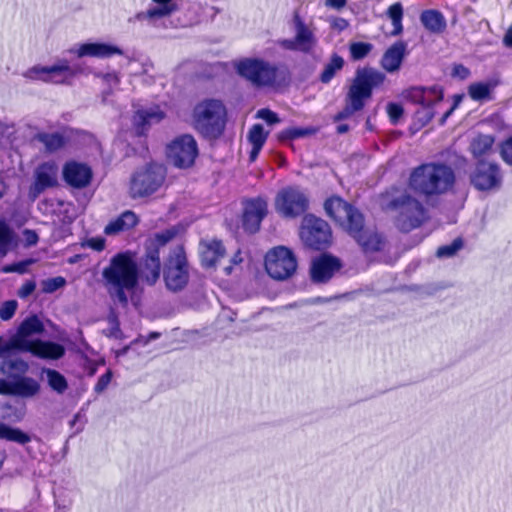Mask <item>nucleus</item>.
Masks as SVG:
<instances>
[{
    "instance_id": "2f4dec72",
    "label": "nucleus",
    "mask_w": 512,
    "mask_h": 512,
    "mask_svg": "<svg viewBox=\"0 0 512 512\" xmlns=\"http://www.w3.org/2000/svg\"><path fill=\"white\" fill-rule=\"evenodd\" d=\"M137 224V216L132 211H125L116 219L110 221L104 232L106 235H116L120 232L126 231Z\"/></svg>"
},
{
    "instance_id": "4be33fe9",
    "label": "nucleus",
    "mask_w": 512,
    "mask_h": 512,
    "mask_svg": "<svg viewBox=\"0 0 512 512\" xmlns=\"http://www.w3.org/2000/svg\"><path fill=\"white\" fill-rule=\"evenodd\" d=\"M63 178L73 188L81 189L87 187L92 179V169L80 162L70 161L63 167Z\"/></svg>"
},
{
    "instance_id": "c9c22d12",
    "label": "nucleus",
    "mask_w": 512,
    "mask_h": 512,
    "mask_svg": "<svg viewBox=\"0 0 512 512\" xmlns=\"http://www.w3.org/2000/svg\"><path fill=\"white\" fill-rule=\"evenodd\" d=\"M35 139L42 143L47 152H55L65 145V139L60 133H38Z\"/></svg>"
},
{
    "instance_id": "20e7f679",
    "label": "nucleus",
    "mask_w": 512,
    "mask_h": 512,
    "mask_svg": "<svg viewBox=\"0 0 512 512\" xmlns=\"http://www.w3.org/2000/svg\"><path fill=\"white\" fill-rule=\"evenodd\" d=\"M453 170L441 164H424L413 170L409 178V187L424 195L441 194L454 184Z\"/></svg>"
},
{
    "instance_id": "680f3d73",
    "label": "nucleus",
    "mask_w": 512,
    "mask_h": 512,
    "mask_svg": "<svg viewBox=\"0 0 512 512\" xmlns=\"http://www.w3.org/2000/svg\"><path fill=\"white\" fill-rule=\"evenodd\" d=\"M36 288V283L34 281H26L18 290V296L20 298H27L30 296Z\"/></svg>"
},
{
    "instance_id": "39448f33",
    "label": "nucleus",
    "mask_w": 512,
    "mask_h": 512,
    "mask_svg": "<svg viewBox=\"0 0 512 512\" xmlns=\"http://www.w3.org/2000/svg\"><path fill=\"white\" fill-rule=\"evenodd\" d=\"M225 117V106L217 99L200 101L192 113L194 128L206 137H217L222 133Z\"/></svg>"
},
{
    "instance_id": "79ce46f5",
    "label": "nucleus",
    "mask_w": 512,
    "mask_h": 512,
    "mask_svg": "<svg viewBox=\"0 0 512 512\" xmlns=\"http://www.w3.org/2000/svg\"><path fill=\"white\" fill-rule=\"evenodd\" d=\"M96 76L101 78L103 82L108 86V88L102 92V102L106 104L108 102L109 96L113 92L112 88L118 86L120 83L119 75L115 72H112L106 74L97 73Z\"/></svg>"
},
{
    "instance_id": "f257e3e1",
    "label": "nucleus",
    "mask_w": 512,
    "mask_h": 512,
    "mask_svg": "<svg viewBox=\"0 0 512 512\" xmlns=\"http://www.w3.org/2000/svg\"><path fill=\"white\" fill-rule=\"evenodd\" d=\"M139 277L135 255L130 251L115 254L102 270L103 283L108 294L123 306L128 303L126 292L136 288Z\"/></svg>"
},
{
    "instance_id": "69168bd1",
    "label": "nucleus",
    "mask_w": 512,
    "mask_h": 512,
    "mask_svg": "<svg viewBox=\"0 0 512 512\" xmlns=\"http://www.w3.org/2000/svg\"><path fill=\"white\" fill-rule=\"evenodd\" d=\"M346 4L347 0H325V6L335 10L342 9Z\"/></svg>"
},
{
    "instance_id": "7ed1b4c3",
    "label": "nucleus",
    "mask_w": 512,
    "mask_h": 512,
    "mask_svg": "<svg viewBox=\"0 0 512 512\" xmlns=\"http://www.w3.org/2000/svg\"><path fill=\"white\" fill-rule=\"evenodd\" d=\"M29 364L21 358H8L0 364V373L7 379L0 378V395L30 398L40 391V384L32 377L25 376Z\"/></svg>"
},
{
    "instance_id": "338daca9",
    "label": "nucleus",
    "mask_w": 512,
    "mask_h": 512,
    "mask_svg": "<svg viewBox=\"0 0 512 512\" xmlns=\"http://www.w3.org/2000/svg\"><path fill=\"white\" fill-rule=\"evenodd\" d=\"M26 236V240L30 245L36 244L38 240V236L34 231L31 230H25L24 232Z\"/></svg>"
},
{
    "instance_id": "ea45409f",
    "label": "nucleus",
    "mask_w": 512,
    "mask_h": 512,
    "mask_svg": "<svg viewBox=\"0 0 512 512\" xmlns=\"http://www.w3.org/2000/svg\"><path fill=\"white\" fill-rule=\"evenodd\" d=\"M177 234L175 228H169L164 231L156 233L153 237L149 238L147 248L148 251H158V248L166 245Z\"/></svg>"
},
{
    "instance_id": "f3484780",
    "label": "nucleus",
    "mask_w": 512,
    "mask_h": 512,
    "mask_svg": "<svg viewBox=\"0 0 512 512\" xmlns=\"http://www.w3.org/2000/svg\"><path fill=\"white\" fill-rule=\"evenodd\" d=\"M470 179L477 190L490 191L501 187L503 175L497 163L480 160L476 164Z\"/></svg>"
},
{
    "instance_id": "603ef678",
    "label": "nucleus",
    "mask_w": 512,
    "mask_h": 512,
    "mask_svg": "<svg viewBox=\"0 0 512 512\" xmlns=\"http://www.w3.org/2000/svg\"><path fill=\"white\" fill-rule=\"evenodd\" d=\"M407 98L420 106H423L425 98V88L413 87L407 91Z\"/></svg>"
},
{
    "instance_id": "a211bd4d",
    "label": "nucleus",
    "mask_w": 512,
    "mask_h": 512,
    "mask_svg": "<svg viewBox=\"0 0 512 512\" xmlns=\"http://www.w3.org/2000/svg\"><path fill=\"white\" fill-rule=\"evenodd\" d=\"M324 209L329 217L347 231L350 229V226L359 224L363 220V215L340 197L327 199Z\"/></svg>"
},
{
    "instance_id": "f8f14e48",
    "label": "nucleus",
    "mask_w": 512,
    "mask_h": 512,
    "mask_svg": "<svg viewBox=\"0 0 512 512\" xmlns=\"http://www.w3.org/2000/svg\"><path fill=\"white\" fill-rule=\"evenodd\" d=\"M265 268L274 279L285 280L291 277L297 268L293 252L284 246L271 249L265 256Z\"/></svg>"
},
{
    "instance_id": "4c0bfd02",
    "label": "nucleus",
    "mask_w": 512,
    "mask_h": 512,
    "mask_svg": "<svg viewBox=\"0 0 512 512\" xmlns=\"http://www.w3.org/2000/svg\"><path fill=\"white\" fill-rule=\"evenodd\" d=\"M388 18L391 20L393 25V30L391 32L392 36H398L403 32L402 19L404 15L403 6L400 2H396L392 4L386 12Z\"/></svg>"
},
{
    "instance_id": "37998d69",
    "label": "nucleus",
    "mask_w": 512,
    "mask_h": 512,
    "mask_svg": "<svg viewBox=\"0 0 512 512\" xmlns=\"http://www.w3.org/2000/svg\"><path fill=\"white\" fill-rule=\"evenodd\" d=\"M268 137V132L264 131L261 124H255L248 132L247 138L252 146H263Z\"/></svg>"
},
{
    "instance_id": "13d9d810",
    "label": "nucleus",
    "mask_w": 512,
    "mask_h": 512,
    "mask_svg": "<svg viewBox=\"0 0 512 512\" xmlns=\"http://www.w3.org/2000/svg\"><path fill=\"white\" fill-rule=\"evenodd\" d=\"M112 379V372L108 370L105 374L99 377L94 390L96 393H102L109 385Z\"/></svg>"
},
{
    "instance_id": "f704fd0d",
    "label": "nucleus",
    "mask_w": 512,
    "mask_h": 512,
    "mask_svg": "<svg viewBox=\"0 0 512 512\" xmlns=\"http://www.w3.org/2000/svg\"><path fill=\"white\" fill-rule=\"evenodd\" d=\"M0 439L26 444L30 442V436L18 428H13L5 423H0Z\"/></svg>"
},
{
    "instance_id": "0e129e2a",
    "label": "nucleus",
    "mask_w": 512,
    "mask_h": 512,
    "mask_svg": "<svg viewBox=\"0 0 512 512\" xmlns=\"http://www.w3.org/2000/svg\"><path fill=\"white\" fill-rule=\"evenodd\" d=\"M453 76H457L461 79H465L469 76L470 71L463 65H455L453 68Z\"/></svg>"
},
{
    "instance_id": "58836bf2",
    "label": "nucleus",
    "mask_w": 512,
    "mask_h": 512,
    "mask_svg": "<svg viewBox=\"0 0 512 512\" xmlns=\"http://www.w3.org/2000/svg\"><path fill=\"white\" fill-rule=\"evenodd\" d=\"M343 66L344 59L341 56L334 54L329 62L325 64L324 69L320 75V81L325 84L329 83L335 74L343 68Z\"/></svg>"
},
{
    "instance_id": "412c9836",
    "label": "nucleus",
    "mask_w": 512,
    "mask_h": 512,
    "mask_svg": "<svg viewBox=\"0 0 512 512\" xmlns=\"http://www.w3.org/2000/svg\"><path fill=\"white\" fill-rule=\"evenodd\" d=\"M71 53L75 54L78 58L82 57H95V58H109L113 55H123V51L116 45L103 43V42H86L74 46Z\"/></svg>"
},
{
    "instance_id": "774afa93",
    "label": "nucleus",
    "mask_w": 512,
    "mask_h": 512,
    "mask_svg": "<svg viewBox=\"0 0 512 512\" xmlns=\"http://www.w3.org/2000/svg\"><path fill=\"white\" fill-rule=\"evenodd\" d=\"M503 42L507 47H512V26L507 30Z\"/></svg>"
},
{
    "instance_id": "2eb2a0df",
    "label": "nucleus",
    "mask_w": 512,
    "mask_h": 512,
    "mask_svg": "<svg viewBox=\"0 0 512 512\" xmlns=\"http://www.w3.org/2000/svg\"><path fill=\"white\" fill-rule=\"evenodd\" d=\"M293 25L294 38L279 40V46L290 51L311 52L317 44L314 30L298 14L293 17Z\"/></svg>"
},
{
    "instance_id": "e433bc0d",
    "label": "nucleus",
    "mask_w": 512,
    "mask_h": 512,
    "mask_svg": "<svg viewBox=\"0 0 512 512\" xmlns=\"http://www.w3.org/2000/svg\"><path fill=\"white\" fill-rule=\"evenodd\" d=\"M42 373L46 375V380L49 387L57 392L63 394L68 388V382L66 378L57 370L44 368Z\"/></svg>"
},
{
    "instance_id": "4468645a",
    "label": "nucleus",
    "mask_w": 512,
    "mask_h": 512,
    "mask_svg": "<svg viewBox=\"0 0 512 512\" xmlns=\"http://www.w3.org/2000/svg\"><path fill=\"white\" fill-rule=\"evenodd\" d=\"M188 266L185 253L181 247L174 249L166 263L164 280L169 290L183 289L188 282Z\"/></svg>"
},
{
    "instance_id": "8fccbe9b",
    "label": "nucleus",
    "mask_w": 512,
    "mask_h": 512,
    "mask_svg": "<svg viewBox=\"0 0 512 512\" xmlns=\"http://www.w3.org/2000/svg\"><path fill=\"white\" fill-rule=\"evenodd\" d=\"M311 132H312L311 129L293 127V128H289V129H286L283 132H281L280 139L281 140H293V139H297V138L306 136V135L310 134Z\"/></svg>"
},
{
    "instance_id": "473e14b6",
    "label": "nucleus",
    "mask_w": 512,
    "mask_h": 512,
    "mask_svg": "<svg viewBox=\"0 0 512 512\" xmlns=\"http://www.w3.org/2000/svg\"><path fill=\"white\" fill-rule=\"evenodd\" d=\"M16 244L15 232L4 219L0 218V258L5 257Z\"/></svg>"
},
{
    "instance_id": "de8ad7c7",
    "label": "nucleus",
    "mask_w": 512,
    "mask_h": 512,
    "mask_svg": "<svg viewBox=\"0 0 512 512\" xmlns=\"http://www.w3.org/2000/svg\"><path fill=\"white\" fill-rule=\"evenodd\" d=\"M66 284L65 278L58 276L54 278H48L41 282L42 291L44 293H53L56 290L64 287Z\"/></svg>"
},
{
    "instance_id": "c03bdc74",
    "label": "nucleus",
    "mask_w": 512,
    "mask_h": 512,
    "mask_svg": "<svg viewBox=\"0 0 512 512\" xmlns=\"http://www.w3.org/2000/svg\"><path fill=\"white\" fill-rule=\"evenodd\" d=\"M493 87L490 83H474L469 87V95L474 100H484L488 98Z\"/></svg>"
},
{
    "instance_id": "e2e57ef3",
    "label": "nucleus",
    "mask_w": 512,
    "mask_h": 512,
    "mask_svg": "<svg viewBox=\"0 0 512 512\" xmlns=\"http://www.w3.org/2000/svg\"><path fill=\"white\" fill-rule=\"evenodd\" d=\"M330 25L332 29L337 30L339 32L345 30L349 26V22L341 17H331L329 19Z\"/></svg>"
},
{
    "instance_id": "0eeeda50",
    "label": "nucleus",
    "mask_w": 512,
    "mask_h": 512,
    "mask_svg": "<svg viewBox=\"0 0 512 512\" xmlns=\"http://www.w3.org/2000/svg\"><path fill=\"white\" fill-rule=\"evenodd\" d=\"M386 75L372 67L359 68L347 94V104L350 110L360 111L366 100L371 98L372 90L381 86Z\"/></svg>"
},
{
    "instance_id": "49530a36",
    "label": "nucleus",
    "mask_w": 512,
    "mask_h": 512,
    "mask_svg": "<svg viewBox=\"0 0 512 512\" xmlns=\"http://www.w3.org/2000/svg\"><path fill=\"white\" fill-rule=\"evenodd\" d=\"M443 98V93L441 88L438 86H433L429 88H425V98L423 102V106L433 107L435 104L440 102Z\"/></svg>"
},
{
    "instance_id": "cd10ccee",
    "label": "nucleus",
    "mask_w": 512,
    "mask_h": 512,
    "mask_svg": "<svg viewBox=\"0 0 512 512\" xmlns=\"http://www.w3.org/2000/svg\"><path fill=\"white\" fill-rule=\"evenodd\" d=\"M165 117V113L159 106H153L138 110L133 116V126L138 135H142L152 125L159 123Z\"/></svg>"
},
{
    "instance_id": "5701e85b",
    "label": "nucleus",
    "mask_w": 512,
    "mask_h": 512,
    "mask_svg": "<svg viewBox=\"0 0 512 512\" xmlns=\"http://www.w3.org/2000/svg\"><path fill=\"white\" fill-rule=\"evenodd\" d=\"M341 267L340 261L330 255H322L313 260L311 265V278L316 283L330 280Z\"/></svg>"
},
{
    "instance_id": "c756f323",
    "label": "nucleus",
    "mask_w": 512,
    "mask_h": 512,
    "mask_svg": "<svg viewBox=\"0 0 512 512\" xmlns=\"http://www.w3.org/2000/svg\"><path fill=\"white\" fill-rule=\"evenodd\" d=\"M160 257L158 251H148L141 270L142 278L149 284L156 283L160 276Z\"/></svg>"
},
{
    "instance_id": "aec40b11",
    "label": "nucleus",
    "mask_w": 512,
    "mask_h": 512,
    "mask_svg": "<svg viewBox=\"0 0 512 512\" xmlns=\"http://www.w3.org/2000/svg\"><path fill=\"white\" fill-rule=\"evenodd\" d=\"M267 214V202L262 198L248 200L244 206L243 227L249 233L259 230L260 224Z\"/></svg>"
},
{
    "instance_id": "6e6d98bb",
    "label": "nucleus",
    "mask_w": 512,
    "mask_h": 512,
    "mask_svg": "<svg viewBox=\"0 0 512 512\" xmlns=\"http://www.w3.org/2000/svg\"><path fill=\"white\" fill-rule=\"evenodd\" d=\"M12 350H17L14 345V336L9 341L0 337V359L6 360Z\"/></svg>"
},
{
    "instance_id": "bf43d9fd",
    "label": "nucleus",
    "mask_w": 512,
    "mask_h": 512,
    "mask_svg": "<svg viewBox=\"0 0 512 512\" xmlns=\"http://www.w3.org/2000/svg\"><path fill=\"white\" fill-rule=\"evenodd\" d=\"M501 156L507 164L512 165V136L502 144Z\"/></svg>"
},
{
    "instance_id": "864d4df0",
    "label": "nucleus",
    "mask_w": 512,
    "mask_h": 512,
    "mask_svg": "<svg viewBox=\"0 0 512 512\" xmlns=\"http://www.w3.org/2000/svg\"><path fill=\"white\" fill-rule=\"evenodd\" d=\"M387 113L389 118L393 124H396L399 119L402 117L404 110L400 104L397 103H389L387 105Z\"/></svg>"
},
{
    "instance_id": "9b49d317",
    "label": "nucleus",
    "mask_w": 512,
    "mask_h": 512,
    "mask_svg": "<svg viewBox=\"0 0 512 512\" xmlns=\"http://www.w3.org/2000/svg\"><path fill=\"white\" fill-rule=\"evenodd\" d=\"M274 206L282 217L296 218L307 211L309 199L299 187L289 186L277 193Z\"/></svg>"
},
{
    "instance_id": "a18cd8bd",
    "label": "nucleus",
    "mask_w": 512,
    "mask_h": 512,
    "mask_svg": "<svg viewBox=\"0 0 512 512\" xmlns=\"http://www.w3.org/2000/svg\"><path fill=\"white\" fill-rule=\"evenodd\" d=\"M462 247V240L457 238L452 243L439 247L436 251V256L438 258H450L454 256Z\"/></svg>"
},
{
    "instance_id": "6e6552de",
    "label": "nucleus",
    "mask_w": 512,
    "mask_h": 512,
    "mask_svg": "<svg viewBox=\"0 0 512 512\" xmlns=\"http://www.w3.org/2000/svg\"><path fill=\"white\" fill-rule=\"evenodd\" d=\"M165 180V169L159 164H149L137 170L130 179L129 195L133 199L144 198L155 193Z\"/></svg>"
},
{
    "instance_id": "423d86ee",
    "label": "nucleus",
    "mask_w": 512,
    "mask_h": 512,
    "mask_svg": "<svg viewBox=\"0 0 512 512\" xmlns=\"http://www.w3.org/2000/svg\"><path fill=\"white\" fill-rule=\"evenodd\" d=\"M387 208L397 213L395 225L402 232H410L420 227L427 219L425 207L407 192L394 197Z\"/></svg>"
},
{
    "instance_id": "b1692460",
    "label": "nucleus",
    "mask_w": 512,
    "mask_h": 512,
    "mask_svg": "<svg viewBox=\"0 0 512 512\" xmlns=\"http://www.w3.org/2000/svg\"><path fill=\"white\" fill-rule=\"evenodd\" d=\"M348 233L357 241L364 252H376L381 249L380 235L371 229L364 228V219L359 224L350 226Z\"/></svg>"
},
{
    "instance_id": "09e8293b",
    "label": "nucleus",
    "mask_w": 512,
    "mask_h": 512,
    "mask_svg": "<svg viewBox=\"0 0 512 512\" xmlns=\"http://www.w3.org/2000/svg\"><path fill=\"white\" fill-rule=\"evenodd\" d=\"M17 307H18V303L16 300H8V301L3 302L0 305V318L3 321L10 320L14 316V314L17 310Z\"/></svg>"
},
{
    "instance_id": "dca6fc26",
    "label": "nucleus",
    "mask_w": 512,
    "mask_h": 512,
    "mask_svg": "<svg viewBox=\"0 0 512 512\" xmlns=\"http://www.w3.org/2000/svg\"><path fill=\"white\" fill-rule=\"evenodd\" d=\"M180 0H151L150 7L145 11L137 12L128 19L129 23H146L151 27H158L164 18L172 16L179 10Z\"/></svg>"
},
{
    "instance_id": "c85d7f7f",
    "label": "nucleus",
    "mask_w": 512,
    "mask_h": 512,
    "mask_svg": "<svg viewBox=\"0 0 512 512\" xmlns=\"http://www.w3.org/2000/svg\"><path fill=\"white\" fill-rule=\"evenodd\" d=\"M225 249L221 241L204 240L200 242V255L203 266L212 267L224 256Z\"/></svg>"
},
{
    "instance_id": "6ab92c4d",
    "label": "nucleus",
    "mask_w": 512,
    "mask_h": 512,
    "mask_svg": "<svg viewBox=\"0 0 512 512\" xmlns=\"http://www.w3.org/2000/svg\"><path fill=\"white\" fill-rule=\"evenodd\" d=\"M58 167L54 162L39 165L34 173L35 180L29 189V197L35 200L43 191L57 185Z\"/></svg>"
},
{
    "instance_id": "ddd939ff",
    "label": "nucleus",
    "mask_w": 512,
    "mask_h": 512,
    "mask_svg": "<svg viewBox=\"0 0 512 512\" xmlns=\"http://www.w3.org/2000/svg\"><path fill=\"white\" fill-rule=\"evenodd\" d=\"M166 154L174 166L188 168L193 165L198 155L197 142L192 135H180L167 145Z\"/></svg>"
},
{
    "instance_id": "3c124183",
    "label": "nucleus",
    "mask_w": 512,
    "mask_h": 512,
    "mask_svg": "<svg viewBox=\"0 0 512 512\" xmlns=\"http://www.w3.org/2000/svg\"><path fill=\"white\" fill-rule=\"evenodd\" d=\"M34 262L32 259H27L24 261H20L18 263L7 265L3 268V271L5 273H19L23 274L27 271V268L29 265H31Z\"/></svg>"
},
{
    "instance_id": "393cba45",
    "label": "nucleus",
    "mask_w": 512,
    "mask_h": 512,
    "mask_svg": "<svg viewBox=\"0 0 512 512\" xmlns=\"http://www.w3.org/2000/svg\"><path fill=\"white\" fill-rule=\"evenodd\" d=\"M408 54L407 43L397 41L393 43L383 54L380 65L388 73H396Z\"/></svg>"
},
{
    "instance_id": "72a5a7b5",
    "label": "nucleus",
    "mask_w": 512,
    "mask_h": 512,
    "mask_svg": "<svg viewBox=\"0 0 512 512\" xmlns=\"http://www.w3.org/2000/svg\"><path fill=\"white\" fill-rule=\"evenodd\" d=\"M494 138L491 135H477L470 142V151L475 158L488 156L493 151Z\"/></svg>"
},
{
    "instance_id": "052dcab7",
    "label": "nucleus",
    "mask_w": 512,
    "mask_h": 512,
    "mask_svg": "<svg viewBox=\"0 0 512 512\" xmlns=\"http://www.w3.org/2000/svg\"><path fill=\"white\" fill-rule=\"evenodd\" d=\"M83 246L89 247L95 251H102L105 248V239L102 237H93L90 239H87Z\"/></svg>"
},
{
    "instance_id": "a19ab883",
    "label": "nucleus",
    "mask_w": 512,
    "mask_h": 512,
    "mask_svg": "<svg viewBox=\"0 0 512 512\" xmlns=\"http://www.w3.org/2000/svg\"><path fill=\"white\" fill-rule=\"evenodd\" d=\"M374 46L368 42H352L349 45L350 56L354 61L362 60L373 50Z\"/></svg>"
},
{
    "instance_id": "5fc2aeb1",
    "label": "nucleus",
    "mask_w": 512,
    "mask_h": 512,
    "mask_svg": "<svg viewBox=\"0 0 512 512\" xmlns=\"http://www.w3.org/2000/svg\"><path fill=\"white\" fill-rule=\"evenodd\" d=\"M256 117L264 120L266 123L273 125L280 122L278 115L269 109H260L257 111Z\"/></svg>"
},
{
    "instance_id": "f03ea898",
    "label": "nucleus",
    "mask_w": 512,
    "mask_h": 512,
    "mask_svg": "<svg viewBox=\"0 0 512 512\" xmlns=\"http://www.w3.org/2000/svg\"><path fill=\"white\" fill-rule=\"evenodd\" d=\"M237 73L258 88H280L288 84L290 74L285 66L260 58H244L236 64Z\"/></svg>"
},
{
    "instance_id": "7c9ffc66",
    "label": "nucleus",
    "mask_w": 512,
    "mask_h": 512,
    "mask_svg": "<svg viewBox=\"0 0 512 512\" xmlns=\"http://www.w3.org/2000/svg\"><path fill=\"white\" fill-rule=\"evenodd\" d=\"M420 21L429 32L440 34L446 29V19L444 15L435 9H428L421 13Z\"/></svg>"
},
{
    "instance_id": "1a4fd4ad",
    "label": "nucleus",
    "mask_w": 512,
    "mask_h": 512,
    "mask_svg": "<svg viewBox=\"0 0 512 512\" xmlns=\"http://www.w3.org/2000/svg\"><path fill=\"white\" fill-rule=\"evenodd\" d=\"M77 73V69L68 60L60 59L50 66L34 65L23 73V77L31 81L69 85Z\"/></svg>"
},
{
    "instance_id": "9d476101",
    "label": "nucleus",
    "mask_w": 512,
    "mask_h": 512,
    "mask_svg": "<svg viewBox=\"0 0 512 512\" xmlns=\"http://www.w3.org/2000/svg\"><path fill=\"white\" fill-rule=\"evenodd\" d=\"M299 236L305 246L315 250L325 249L331 242L328 223L312 214L302 219Z\"/></svg>"
},
{
    "instance_id": "4d7b16f0",
    "label": "nucleus",
    "mask_w": 512,
    "mask_h": 512,
    "mask_svg": "<svg viewBox=\"0 0 512 512\" xmlns=\"http://www.w3.org/2000/svg\"><path fill=\"white\" fill-rule=\"evenodd\" d=\"M432 108L433 107L421 106V108L417 110L416 117L423 125L427 124L434 117Z\"/></svg>"
},
{
    "instance_id": "bb28decb",
    "label": "nucleus",
    "mask_w": 512,
    "mask_h": 512,
    "mask_svg": "<svg viewBox=\"0 0 512 512\" xmlns=\"http://www.w3.org/2000/svg\"><path fill=\"white\" fill-rule=\"evenodd\" d=\"M24 345L22 352H30L41 359L57 360L65 354V348L61 344L51 341L34 340L32 345Z\"/></svg>"
},
{
    "instance_id": "a878e982",
    "label": "nucleus",
    "mask_w": 512,
    "mask_h": 512,
    "mask_svg": "<svg viewBox=\"0 0 512 512\" xmlns=\"http://www.w3.org/2000/svg\"><path fill=\"white\" fill-rule=\"evenodd\" d=\"M44 331L42 321L36 316L32 315L26 318L19 326L16 335L14 336V345L19 351H23L24 344L32 345L34 340L28 338L32 335L41 334Z\"/></svg>"
}]
</instances>
